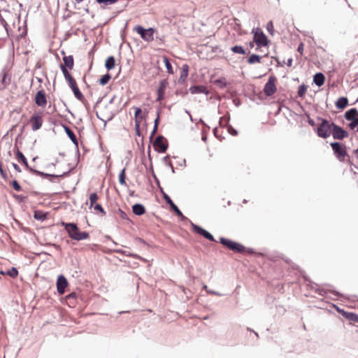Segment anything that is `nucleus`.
<instances>
[{"label":"nucleus","instance_id":"obj_11","mask_svg":"<svg viewBox=\"0 0 358 358\" xmlns=\"http://www.w3.org/2000/svg\"><path fill=\"white\" fill-rule=\"evenodd\" d=\"M155 149L158 152H165L168 148L167 144L164 142V138L162 136L157 137L153 143Z\"/></svg>","mask_w":358,"mask_h":358},{"label":"nucleus","instance_id":"obj_50","mask_svg":"<svg viewBox=\"0 0 358 358\" xmlns=\"http://www.w3.org/2000/svg\"><path fill=\"white\" fill-rule=\"evenodd\" d=\"M141 122V121H140V120L135 121V130L136 131H138V129H140Z\"/></svg>","mask_w":358,"mask_h":358},{"label":"nucleus","instance_id":"obj_39","mask_svg":"<svg viewBox=\"0 0 358 358\" xmlns=\"http://www.w3.org/2000/svg\"><path fill=\"white\" fill-rule=\"evenodd\" d=\"M34 217L36 220H43L45 219V215L43 214V212H41V211H36L34 213Z\"/></svg>","mask_w":358,"mask_h":358},{"label":"nucleus","instance_id":"obj_5","mask_svg":"<svg viewBox=\"0 0 358 358\" xmlns=\"http://www.w3.org/2000/svg\"><path fill=\"white\" fill-rule=\"evenodd\" d=\"M220 241L223 245L236 252H244L245 250V248L243 245L231 240L225 238H220Z\"/></svg>","mask_w":358,"mask_h":358},{"label":"nucleus","instance_id":"obj_56","mask_svg":"<svg viewBox=\"0 0 358 358\" xmlns=\"http://www.w3.org/2000/svg\"><path fill=\"white\" fill-rule=\"evenodd\" d=\"M0 275H6V272L3 271H0Z\"/></svg>","mask_w":358,"mask_h":358},{"label":"nucleus","instance_id":"obj_24","mask_svg":"<svg viewBox=\"0 0 358 358\" xmlns=\"http://www.w3.org/2000/svg\"><path fill=\"white\" fill-rule=\"evenodd\" d=\"M348 104V99L346 97H340L336 102V106L337 108L343 109L347 107Z\"/></svg>","mask_w":358,"mask_h":358},{"label":"nucleus","instance_id":"obj_23","mask_svg":"<svg viewBox=\"0 0 358 358\" xmlns=\"http://www.w3.org/2000/svg\"><path fill=\"white\" fill-rule=\"evenodd\" d=\"M325 80V77L323 73H317L314 76L313 82L318 87L322 86Z\"/></svg>","mask_w":358,"mask_h":358},{"label":"nucleus","instance_id":"obj_21","mask_svg":"<svg viewBox=\"0 0 358 358\" xmlns=\"http://www.w3.org/2000/svg\"><path fill=\"white\" fill-rule=\"evenodd\" d=\"M64 64H62L60 66H64L66 68L71 70L73 67V57L72 55L64 56L63 57Z\"/></svg>","mask_w":358,"mask_h":358},{"label":"nucleus","instance_id":"obj_44","mask_svg":"<svg viewBox=\"0 0 358 358\" xmlns=\"http://www.w3.org/2000/svg\"><path fill=\"white\" fill-rule=\"evenodd\" d=\"M0 23H1V24H2L3 26L6 31H8V24L7 22L6 21V20L1 15H0Z\"/></svg>","mask_w":358,"mask_h":358},{"label":"nucleus","instance_id":"obj_51","mask_svg":"<svg viewBox=\"0 0 358 358\" xmlns=\"http://www.w3.org/2000/svg\"><path fill=\"white\" fill-rule=\"evenodd\" d=\"M13 166L14 169H15L16 171H17L18 173H20V172H21V169H20V166H19L17 164H13Z\"/></svg>","mask_w":358,"mask_h":358},{"label":"nucleus","instance_id":"obj_12","mask_svg":"<svg viewBox=\"0 0 358 358\" xmlns=\"http://www.w3.org/2000/svg\"><path fill=\"white\" fill-rule=\"evenodd\" d=\"M192 227L194 231L196 232V234L203 236L204 238L210 241H215L213 236L204 229L193 223L192 224Z\"/></svg>","mask_w":358,"mask_h":358},{"label":"nucleus","instance_id":"obj_13","mask_svg":"<svg viewBox=\"0 0 358 358\" xmlns=\"http://www.w3.org/2000/svg\"><path fill=\"white\" fill-rule=\"evenodd\" d=\"M192 227L194 231L196 232V234L203 236L204 238L210 241H215L213 236L204 229L193 223L192 224Z\"/></svg>","mask_w":358,"mask_h":358},{"label":"nucleus","instance_id":"obj_35","mask_svg":"<svg viewBox=\"0 0 358 358\" xmlns=\"http://www.w3.org/2000/svg\"><path fill=\"white\" fill-rule=\"evenodd\" d=\"M119 182L121 185H125V169H123L119 174Z\"/></svg>","mask_w":358,"mask_h":358},{"label":"nucleus","instance_id":"obj_58","mask_svg":"<svg viewBox=\"0 0 358 358\" xmlns=\"http://www.w3.org/2000/svg\"><path fill=\"white\" fill-rule=\"evenodd\" d=\"M136 133L137 135L140 136V129H138V131H136Z\"/></svg>","mask_w":358,"mask_h":358},{"label":"nucleus","instance_id":"obj_6","mask_svg":"<svg viewBox=\"0 0 358 358\" xmlns=\"http://www.w3.org/2000/svg\"><path fill=\"white\" fill-rule=\"evenodd\" d=\"M16 157L19 160H20L23 163V164L25 166V167L27 169L30 170L31 171H32L34 173H36L38 175L43 176L45 177H53V178H59L62 176V175L48 174V173H44L38 171L34 170L33 169H31L29 166L26 157H24V155H23V153L18 150L16 152Z\"/></svg>","mask_w":358,"mask_h":358},{"label":"nucleus","instance_id":"obj_9","mask_svg":"<svg viewBox=\"0 0 358 358\" xmlns=\"http://www.w3.org/2000/svg\"><path fill=\"white\" fill-rule=\"evenodd\" d=\"M254 41L259 47H264L268 45L267 37L259 29H257L255 31Z\"/></svg>","mask_w":358,"mask_h":358},{"label":"nucleus","instance_id":"obj_26","mask_svg":"<svg viewBox=\"0 0 358 358\" xmlns=\"http://www.w3.org/2000/svg\"><path fill=\"white\" fill-rule=\"evenodd\" d=\"M65 131L67 136L70 138L71 141L75 144L78 145V139L74 134V132L68 127H64Z\"/></svg>","mask_w":358,"mask_h":358},{"label":"nucleus","instance_id":"obj_33","mask_svg":"<svg viewBox=\"0 0 358 358\" xmlns=\"http://www.w3.org/2000/svg\"><path fill=\"white\" fill-rule=\"evenodd\" d=\"M110 78H111L110 75L109 73H106V75L103 76L100 78V80H99L100 85H106L109 82Z\"/></svg>","mask_w":358,"mask_h":358},{"label":"nucleus","instance_id":"obj_22","mask_svg":"<svg viewBox=\"0 0 358 358\" xmlns=\"http://www.w3.org/2000/svg\"><path fill=\"white\" fill-rule=\"evenodd\" d=\"M133 213L136 215H142L145 213V207L140 203H136L132 206Z\"/></svg>","mask_w":358,"mask_h":358},{"label":"nucleus","instance_id":"obj_57","mask_svg":"<svg viewBox=\"0 0 358 358\" xmlns=\"http://www.w3.org/2000/svg\"><path fill=\"white\" fill-rule=\"evenodd\" d=\"M83 0H75L76 3H80V2H82Z\"/></svg>","mask_w":358,"mask_h":358},{"label":"nucleus","instance_id":"obj_40","mask_svg":"<svg viewBox=\"0 0 358 358\" xmlns=\"http://www.w3.org/2000/svg\"><path fill=\"white\" fill-rule=\"evenodd\" d=\"M141 113V109L140 108H135V121L140 120L141 121L143 119V117L140 115Z\"/></svg>","mask_w":358,"mask_h":358},{"label":"nucleus","instance_id":"obj_17","mask_svg":"<svg viewBox=\"0 0 358 358\" xmlns=\"http://www.w3.org/2000/svg\"><path fill=\"white\" fill-rule=\"evenodd\" d=\"M191 94H208V90L204 85H194L189 89Z\"/></svg>","mask_w":358,"mask_h":358},{"label":"nucleus","instance_id":"obj_41","mask_svg":"<svg viewBox=\"0 0 358 358\" xmlns=\"http://www.w3.org/2000/svg\"><path fill=\"white\" fill-rule=\"evenodd\" d=\"M93 208H94V210L99 211V212L101 213L103 215L106 214V212L104 211L101 205L96 203L93 206Z\"/></svg>","mask_w":358,"mask_h":358},{"label":"nucleus","instance_id":"obj_37","mask_svg":"<svg viewBox=\"0 0 358 358\" xmlns=\"http://www.w3.org/2000/svg\"><path fill=\"white\" fill-rule=\"evenodd\" d=\"M99 4H103L104 6L111 5L117 1V0H96Z\"/></svg>","mask_w":358,"mask_h":358},{"label":"nucleus","instance_id":"obj_32","mask_svg":"<svg viewBox=\"0 0 358 358\" xmlns=\"http://www.w3.org/2000/svg\"><path fill=\"white\" fill-rule=\"evenodd\" d=\"M98 195L96 193H92L90 195L89 200L90 203V208H92L94 205L96 204V202L98 200Z\"/></svg>","mask_w":358,"mask_h":358},{"label":"nucleus","instance_id":"obj_42","mask_svg":"<svg viewBox=\"0 0 358 358\" xmlns=\"http://www.w3.org/2000/svg\"><path fill=\"white\" fill-rule=\"evenodd\" d=\"M158 122H159V115L157 116V117L155 120V127H154V129H153V130H152V131L151 133L150 138H152L154 136V135H155V132H156V131L157 129Z\"/></svg>","mask_w":358,"mask_h":358},{"label":"nucleus","instance_id":"obj_2","mask_svg":"<svg viewBox=\"0 0 358 358\" xmlns=\"http://www.w3.org/2000/svg\"><path fill=\"white\" fill-rule=\"evenodd\" d=\"M134 30L141 36L142 39L147 42H150L154 40L155 29L153 28L145 29L140 25H136L134 27Z\"/></svg>","mask_w":358,"mask_h":358},{"label":"nucleus","instance_id":"obj_1","mask_svg":"<svg viewBox=\"0 0 358 358\" xmlns=\"http://www.w3.org/2000/svg\"><path fill=\"white\" fill-rule=\"evenodd\" d=\"M62 224L64 227L69 236L73 240L82 241L87 239L90 237L87 232H80L78 226L75 223L62 222Z\"/></svg>","mask_w":358,"mask_h":358},{"label":"nucleus","instance_id":"obj_7","mask_svg":"<svg viewBox=\"0 0 358 358\" xmlns=\"http://www.w3.org/2000/svg\"><path fill=\"white\" fill-rule=\"evenodd\" d=\"M277 81V78L274 76H271L267 81V83L265 84L264 87V92L266 96H271L273 95L276 91L277 87L275 85Z\"/></svg>","mask_w":358,"mask_h":358},{"label":"nucleus","instance_id":"obj_20","mask_svg":"<svg viewBox=\"0 0 358 358\" xmlns=\"http://www.w3.org/2000/svg\"><path fill=\"white\" fill-rule=\"evenodd\" d=\"M345 118L347 120L352 121L358 118V111L356 108H351L345 113Z\"/></svg>","mask_w":358,"mask_h":358},{"label":"nucleus","instance_id":"obj_45","mask_svg":"<svg viewBox=\"0 0 358 358\" xmlns=\"http://www.w3.org/2000/svg\"><path fill=\"white\" fill-rule=\"evenodd\" d=\"M12 185L13 187V188L15 189V190L19 192L21 190V186L20 185V184L17 182V180H13L12 182Z\"/></svg>","mask_w":358,"mask_h":358},{"label":"nucleus","instance_id":"obj_3","mask_svg":"<svg viewBox=\"0 0 358 358\" xmlns=\"http://www.w3.org/2000/svg\"><path fill=\"white\" fill-rule=\"evenodd\" d=\"M333 125L327 120H322V123L318 127L317 133L320 137L326 138L330 136L332 131Z\"/></svg>","mask_w":358,"mask_h":358},{"label":"nucleus","instance_id":"obj_15","mask_svg":"<svg viewBox=\"0 0 358 358\" xmlns=\"http://www.w3.org/2000/svg\"><path fill=\"white\" fill-rule=\"evenodd\" d=\"M68 286V282L63 275H60L57 280V289L59 294H63L66 287Z\"/></svg>","mask_w":358,"mask_h":358},{"label":"nucleus","instance_id":"obj_18","mask_svg":"<svg viewBox=\"0 0 358 358\" xmlns=\"http://www.w3.org/2000/svg\"><path fill=\"white\" fill-rule=\"evenodd\" d=\"M10 83V76L7 73L3 72L1 74V80L0 82V90L6 89Z\"/></svg>","mask_w":358,"mask_h":358},{"label":"nucleus","instance_id":"obj_16","mask_svg":"<svg viewBox=\"0 0 358 358\" xmlns=\"http://www.w3.org/2000/svg\"><path fill=\"white\" fill-rule=\"evenodd\" d=\"M69 87L71 88L75 96L79 100L83 101L84 99V96L82 92L80 91L76 80L73 79V80L68 83Z\"/></svg>","mask_w":358,"mask_h":358},{"label":"nucleus","instance_id":"obj_54","mask_svg":"<svg viewBox=\"0 0 358 358\" xmlns=\"http://www.w3.org/2000/svg\"><path fill=\"white\" fill-rule=\"evenodd\" d=\"M231 131H230L231 134H233V135H236L237 134V131L235 129H231Z\"/></svg>","mask_w":358,"mask_h":358},{"label":"nucleus","instance_id":"obj_14","mask_svg":"<svg viewBox=\"0 0 358 358\" xmlns=\"http://www.w3.org/2000/svg\"><path fill=\"white\" fill-rule=\"evenodd\" d=\"M35 103L38 106L45 107L47 104L45 92L43 90H39L35 96Z\"/></svg>","mask_w":358,"mask_h":358},{"label":"nucleus","instance_id":"obj_34","mask_svg":"<svg viewBox=\"0 0 358 358\" xmlns=\"http://www.w3.org/2000/svg\"><path fill=\"white\" fill-rule=\"evenodd\" d=\"M6 275L15 278L18 275V271L15 267H12L10 270L6 271Z\"/></svg>","mask_w":358,"mask_h":358},{"label":"nucleus","instance_id":"obj_28","mask_svg":"<svg viewBox=\"0 0 358 358\" xmlns=\"http://www.w3.org/2000/svg\"><path fill=\"white\" fill-rule=\"evenodd\" d=\"M61 70L64 74L66 80L69 83L73 80V77L69 73L68 69L64 66H60Z\"/></svg>","mask_w":358,"mask_h":358},{"label":"nucleus","instance_id":"obj_27","mask_svg":"<svg viewBox=\"0 0 358 358\" xmlns=\"http://www.w3.org/2000/svg\"><path fill=\"white\" fill-rule=\"evenodd\" d=\"M115 59L113 56H110L107 58L105 64V66L108 70H111L115 67Z\"/></svg>","mask_w":358,"mask_h":358},{"label":"nucleus","instance_id":"obj_19","mask_svg":"<svg viewBox=\"0 0 358 358\" xmlns=\"http://www.w3.org/2000/svg\"><path fill=\"white\" fill-rule=\"evenodd\" d=\"M166 84L167 82L166 80H162L159 83V85L157 89V100L160 101L164 99Z\"/></svg>","mask_w":358,"mask_h":358},{"label":"nucleus","instance_id":"obj_43","mask_svg":"<svg viewBox=\"0 0 358 358\" xmlns=\"http://www.w3.org/2000/svg\"><path fill=\"white\" fill-rule=\"evenodd\" d=\"M163 198L164 199V200L166 201V202L170 205V206L171 205H173L174 203L173 202V201L171 200V199L169 197V196H168L165 193H163Z\"/></svg>","mask_w":358,"mask_h":358},{"label":"nucleus","instance_id":"obj_10","mask_svg":"<svg viewBox=\"0 0 358 358\" xmlns=\"http://www.w3.org/2000/svg\"><path fill=\"white\" fill-rule=\"evenodd\" d=\"M332 136L334 139L342 140L348 136V133L341 127L332 123Z\"/></svg>","mask_w":358,"mask_h":358},{"label":"nucleus","instance_id":"obj_36","mask_svg":"<svg viewBox=\"0 0 358 358\" xmlns=\"http://www.w3.org/2000/svg\"><path fill=\"white\" fill-rule=\"evenodd\" d=\"M307 90V87L304 85H301L299 86L298 90V96L299 97H303L304 94H306Z\"/></svg>","mask_w":358,"mask_h":358},{"label":"nucleus","instance_id":"obj_8","mask_svg":"<svg viewBox=\"0 0 358 358\" xmlns=\"http://www.w3.org/2000/svg\"><path fill=\"white\" fill-rule=\"evenodd\" d=\"M43 123L42 113L34 114L30 118V124L33 131H37L41 128Z\"/></svg>","mask_w":358,"mask_h":358},{"label":"nucleus","instance_id":"obj_52","mask_svg":"<svg viewBox=\"0 0 358 358\" xmlns=\"http://www.w3.org/2000/svg\"><path fill=\"white\" fill-rule=\"evenodd\" d=\"M287 65L288 66H291L292 65V58H289V59L287 60Z\"/></svg>","mask_w":358,"mask_h":358},{"label":"nucleus","instance_id":"obj_4","mask_svg":"<svg viewBox=\"0 0 358 358\" xmlns=\"http://www.w3.org/2000/svg\"><path fill=\"white\" fill-rule=\"evenodd\" d=\"M336 157L340 161L343 162L347 155L346 147L338 142H334L330 144Z\"/></svg>","mask_w":358,"mask_h":358},{"label":"nucleus","instance_id":"obj_29","mask_svg":"<svg viewBox=\"0 0 358 358\" xmlns=\"http://www.w3.org/2000/svg\"><path fill=\"white\" fill-rule=\"evenodd\" d=\"M163 61L167 69V72L170 74H173V70L168 57L164 56L163 57Z\"/></svg>","mask_w":358,"mask_h":358},{"label":"nucleus","instance_id":"obj_53","mask_svg":"<svg viewBox=\"0 0 358 358\" xmlns=\"http://www.w3.org/2000/svg\"><path fill=\"white\" fill-rule=\"evenodd\" d=\"M0 173H1V176L3 178H5L6 175H5L3 171L2 168H1V162H0Z\"/></svg>","mask_w":358,"mask_h":358},{"label":"nucleus","instance_id":"obj_49","mask_svg":"<svg viewBox=\"0 0 358 358\" xmlns=\"http://www.w3.org/2000/svg\"><path fill=\"white\" fill-rule=\"evenodd\" d=\"M204 288L207 290V292H208V293H210V294H214V295H216V296H221V295H222L221 294L217 293V292H216L210 291V290H208V289H207V286H206V285H205V286H204Z\"/></svg>","mask_w":358,"mask_h":358},{"label":"nucleus","instance_id":"obj_48","mask_svg":"<svg viewBox=\"0 0 358 358\" xmlns=\"http://www.w3.org/2000/svg\"><path fill=\"white\" fill-rule=\"evenodd\" d=\"M303 43H301L297 48V51L302 55L303 53Z\"/></svg>","mask_w":358,"mask_h":358},{"label":"nucleus","instance_id":"obj_55","mask_svg":"<svg viewBox=\"0 0 358 358\" xmlns=\"http://www.w3.org/2000/svg\"><path fill=\"white\" fill-rule=\"evenodd\" d=\"M354 153H355V156L357 157V158L358 159V149H356V150L354 151Z\"/></svg>","mask_w":358,"mask_h":358},{"label":"nucleus","instance_id":"obj_47","mask_svg":"<svg viewBox=\"0 0 358 358\" xmlns=\"http://www.w3.org/2000/svg\"><path fill=\"white\" fill-rule=\"evenodd\" d=\"M267 30L271 34H273V25L271 21L267 24Z\"/></svg>","mask_w":358,"mask_h":358},{"label":"nucleus","instance_id":"obj_25","mask_svg":"<svg viewBox=\"0 0 358 358\" xmlns=\"http://www.w3.org/2000/svg\"><path fill=\"white\" fill-rule=\"evenodd\" d=\"M189 66L187 64H183L182 66V71L179 78L180 82H184L188 76Z\"/></svg>","mask_w":358,"mask_h":358},{"label":"nucleus","instance_id":"obj_46","mask_svg":"<svg viewBox=\"0 0 358 358\" xmlns=\"http://www.w3.org/2000/svg\"><path fill=\"white\" fill-rule=\"evenodd\" d=\"M357 125H358V118L355 120H352L348 126L350 128V129H354Z\"/></svg>","mask_w":358,"mask_h":358},{"label":"nucleus","instance_id":"obj_59","mask_svg":"<svg viewBox=\"0 0 358 358\" xmlns=\"http://www.w3.org/2000/svg\"><path fill=\"white\" fill-rule=\"evenodd\" d=\"M357 131H358V127H357Z\"/></svg>","mask_w":358,"mask_h":358},{"label":"nucleus","instance_id":"obj_30","mask_svg":"<svg viewBox=\"0 0 358 358\" xmlns=\"http://www.w3.org/2000/svg\"><path fill=\"white\" fill-rule=\"evenodd\" d=\"M231 51L234 53L245 55V50L241 45H235L231 48Z\"/></svg>","mask_w":358,"mask_h":358},{"label":"nucleus","instance_id":"obj_38","mask_svg":"<svg viewBox=\"0 0 358 358\" xmlns=\"http://www.w3.org/2000/svg\"><path fill=\"white\" fill-rule=\"evenodd\" d=\"M171 209L176 213V215L179 217H185L182 212L180 210V209L178 208V206L173 203L171 206Z\"/></svg>","mask_w":358,"mask_h":358},{"label":"nucleus","instance_id":"obj_31","mask_svg":"<svg viewBox=\"0 0 358 358\" xmlns=\"http://www.w3.org/2000/svg\"><path fill=\"white\" fill-rule=\"evenodd\" d=\"M261 62V57L257 55H252L248 59V62L250 64L255 63H259Z\"/></svg>","mask_w":358,"mask_h":358}]
</instances>
